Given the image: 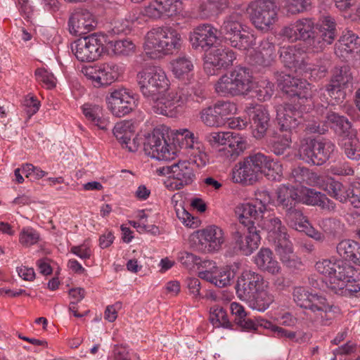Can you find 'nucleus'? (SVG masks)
<instances>
[{"label":"nucleus","instance_id":"nucleus-61","mask_svg":"<svg viewBox=\"0 0 360 360\" xmlns=\"http://www.w3.org/2000/svg\"><path fill=\"white\" fill-rule=\"evenodd\" d=\"M71 252L82 259H89L91 255L90 248L85 243L79 245L72 246Z\"/></svg>","mask_w":360,"mask_h":360},{"label":"nucleus","instance_id":"nucleus-53","mask_svg":"<svg viewBox=\"0 0 360 360\" xmlns=\"http://www.w3.org/2000/svg\"><path fill=\"white\" fill-rule=\"evenodd\" d=\"M35 77L36 79L43 84L47 89H51L56 86V79L53 75L44 68L37 69Z\"/></svg>","mask_w":360,"mask_h":360},{"label":"nucleus","instance_id":"nucleus-21","mask_svg":"<svg viewBox=\"0 0 360 360\" xmlns=\"http://www.w3.org/2000/svg\"><path fill=\"white\" fill-rule=\"evenodd\" d=\"M294 201L319 206L328 211L334 210L335 208V204L325 194L304 186L294 188Z\"/></svg>","mask_w":360,"mask_h":360},{"label":"nucleus","instance_id":"nucleus-49","mask_svg":"<svg viewBox=\"0 0 360 360\" xmlns=\"http://www.w3.org/2000/svg\"><path fill=\"white\" fill-rule=\"evenodd\" d=\"M274 93V84L269 80L259 82L255 90L256 97L260 101L269 100Z\"/></svg>","mask_w":360,"mask_h":360},{"label":"nucleus","instance_id":"nucleus-59","mask_svg":"<svg viewBox=\"0 0 360 360\" xmlns=\"http://www.w3.org/2000/svg\"><path fill=\"white\" fill-rule=\"evenodd\" d=\"M280 49V58L282 63L287 68H290L292 65V49L288 44H282Z\"/></svg>","mask_w":360,"mask_h":360},{"label":"nucleus","instance_id":"nucleus-4","mask_svg":"<svg viewBox=\"0 0 360 360\" xmlns=\"http://www.w3.org/2000/svg\"><path fill=\"white\" fill-rule=\"evenodd\" d=\"M262 214L258 219H252L257 226L268 233V237L274 240L275 250L280 257L281 262L290 267L292 255V243L287 229L282 226L281 220L274 214Z\"/></svg>","mask_w":360,"mask_h":360},{"label":"nucleus","instance_id":"nucleus-43","mask_svg":"<svg viewBox=\"0 0 360 360\" xmlns=\"http://www.w3.org/2000/svg\"><path fill=\"white\" fill-rule=\"evenodd\" d=\"M215 111L219 117L223 125L229 120V117L234 115L237 111L236 105L230 101H218L214 105Z\"/></svg>","mask_w":360,"mask_h":360},{"label":"nucleus","instance_id":"nucleus-33","mask_svg":"<svg viewBox=\"0 0 360 360\" xmlns=\"http://www.w3.org/2000/svg\"><path fill=\"white\" fill-rule=\"evenodd\" d=\"M255 262L262 271L271 274L279 272L278 262L274 258L273 252L269 248H261L255 257Z\"/></svg>","mask_w":360,"mask_h":360},{"label":"nucleus","instance_id":"nucleus-46","mask_svg":"<svg viewBox=\"0 0 360 360\" xmlns=\"http://www.w3.org/2000/svg\"><path fill=\"white\" fill-rule=\"evenodd\" d=\"M214 107L209 106L202 109L200 112V120L207 127H220L223 126L219 115L214 112Z\"/></svg>","mask_w":360,"mask_h":360},{"label":"nucleus","instance_id":"nucleus-24","mask_svg":"<svg viewBox=\"0 0 360 360\" xmlns=\"http://www.w3.org/2000/svg\"><path fill=\"white\" fill-rule=\"evenodd\" d=\"M97 21L94 15L85 9H77L69 19V29L72 34L82 35L96 27Z\"/></svg>","mask_w":360,"mask_h":360},{"label":"nucleus","instance_id":"nucleus-30","mask_svg":"<svg viewBox=\"0 0 360 360\" xmlns=\"http://www.w3.org/2000/svg\"><path fill=\"white\" fill-rule=\"evenodd\" d=\"M171 97L172 94L169 92L166 95L164 93L161 96H158V99H151L154 103L153 108L156 113L173 117L182 112L181 108Z\"/></svg>","mask_w":360,"mask_h":360},{"label":"nucleus","instance_id":"nucleus-29","mask_svg":"<svg viewBox=\"0 0 360 360\" xmlns=\"http://www.w3.org/2000/svg\"><path fill=\"white\" fill-rule=\"evenodd\" d=\"M316 185L328 191L329 195L337 200L341 202L347 201L350 188H347L334 179L328 176L319 177Z\"/></svg>","mask_w":360,"mask_h":360},{"label":"nucleus","instance_id":"nucleus-3","mask_svg":"<svg viewBox=\"0 0 360 360\" xmlns=\"http://www.w3.org/2000/svg\"><path fill=\"white\" fill-rule=\"evenodd\" d=\"M258 173L269 180L278 181L282 176V166L274 159H244L233 170V180L246 184L255 180Z\"/></svg>","mask_w":360,"mask_h":360},{"label":"nucleus","instance_id":"nucleus-13","mask_svg":"<svg viewBox=\"0 0 360 360\" xmlns=\"http://www.w3.org/2000/svg\"><path fill=\"white\" fill-rule=\"evenodd\" d=\"M294 302L297 307L305 309L304 313L308 316L314 313L323 318V313L326 316L327 312L331 311L325 297L309 293L302 287L294 289Z\"/></svg>","mask_w":360,"mask_h":360},{"label":"nucleus","instance_id":"nucleus-28","mask_svg":"<svg viewBox=\"0 0 360 360\" xmlns=\"http://www.w3.org/2000/svg\"><path fill=\"white\" fill-rule=\"evenodd\" d=\"M247 113L252 122V134L259 139L265 134L268 127L269 116L267 110L262 105H250L247 107Z\"/></svg>","mask_w":360,"mask_h":360},{"label":"nucleus","instance_id":"nucleus-32","mask_svg":"<svg viewBox=\"0 0 360 360\" xmlns=\"http://www.w3.org/2000/svg\"><path fill=\"white\" fill-rule=\"evenodd\" d=\"M83 113L85 117L101 130L106 131L110 126L108 118L103 114L101 106L96 104L86 103L82 106Z\"/></svg>","mask_w":360,"mask_h":360},{"label":"nucleus","instance_id":"nucleus-9","mask_svg":"<svg viewBox=\"0 0 360 360\" xmlns=\"http://www.w3.org/2000/svg\"><path fill=\"white\" fill-rule=\"evenodd\" d=\"M220 34L230 45L240 50H246L251 47L250 35L244 30L242 15L238 13H232L227 15L220 27Z\"/></svg>","mask_w":360,"mask_h":360},{"label":"nucleus","instance_id":"nucleus-27","mask_svg":"<svg viewBox=\"0 0 360 360\" xmlns=\"http://www.w3.org/2000/svg\"><path fill=\"white\" fill-rule=\"evenodd\" d=\"M336 266L335 270L328 277V287L335 293H339L340 290L347 286V282L351 281L353 276V267L340 259Z\"/></svg>","mask_w":360,"mask_h":360},{"label":"nucleus","instance_id":"nucleus-58","mask_svg":"<svg viewBox=\"0 0 360 360\" xmlns=\"http://www.w3.org/2000/svg\"><path fill=\"white\" fill-rule=\"evenodd\" d=\"M327 91L331 98L330 103L333 105L342 102L346 96V90L333 86L331 84L328 85Z\"/></svg>","mask_w":360,"mask_h":360},{"label":"nucleus","instance_id":"nucleus-55","mask_svg":"<svg viewBox=\"0 0 360 360\" xmlns=\"http://www.w3.org/2000/svg\"><path fill=\"white\" fill-rule=\"evenodd\" d=\"M309 84L306 80L294 79V98L297 96L299 99H307L310 96L309 94Z\"/></svg>","mask_w":360,"mask_h":360},{"label":"nucleus","instance_id":"nucleus-52","mask_svg":"<svg viewBox=\"0 0 360 360\" xmlns=\"http://www.w3.org/2000/svg\"><path fill=\"white\" fill-rule=\"evenodd\" d=\"M278 86L283 95L291 96L292 92V77L290 73L281 72L278 77Z\"/></svg>","mask_w":360,"mask_h":360},{"label":"nucleus","instance_id":"nucleus-17","mask_svg":"<svg viewBox=\"0 0 360 360\" xmlns=\"http://www.w3.org/2000/svg\"><path fill=\"white\" fill-rule=\"evenodd\" d=\"M109 110L116 117H122L131 112L136 106V100L126 89L112 91L106 97Z\"/></svg>","mask_w":360,"mask_h":360},{"label":"nucleus","instance_id":"nucleus-57","mask_svg":"<svg viewBox=\"0 0 360 360\" xmlns=\"http://www.w3.org/2000/svg\"><path fill=\"white\" fill-rule=\"evenodd\" d=\"M39 235L32 229H23L20 236V241L23 245L30 246L38 242Z\"/></svg>","mask_w":360,"mask_h":360},{"label":"nucleus","instance_id":"nucleus-54","mask_svg":"<svg viewBox=\"0 0 360 360\" xmlns=\"http://www.w3.org/2000/svg\"><path fill=\"white\" fill-rule=\"evenodd\" d=\"M137 20L138 18L135 14H129L128 18L116 20L114 26L115 32L117 33H127L131 30L132 25Z\"/></svg>","mask_w":360,"mask_h":360},{"label":"nucleus","instance_id":"nucleus-15","mask_svg":"<svg viewBox=\"0 0 360 360\" xmlns=\"http://www.w3.org/2000/svg\"><path fill=\"white\" fill-rule=\"evenodd\" d=\"M267 286L263 276L256 272L245 271L238 277L236 285V294L240 300L248 302L258 290Z\"/></svg>","mask_w":360,"mask_h":360},{"label":"nucleus","instance_id":"nucleus-1","mask_svg":"<svg viewBox=\"0 0 360 360\" xmlns=\"http://www.w3.org/2000/svg\"><path fill=\"white\" fill-rule=\"evenodd\" d=\"M176 137L171 141L169 129L165 126L155 128L146 136L144 150L150 158L165 157L167 155H182L190 158H202L206 155L204 146L193 141V134L186 129L171 131V136Z\"/></svg>","mask_w":360,"mask_h":360},{"label":"nucleus","instance_id":"nucleus-14","mask_svg":"<svg viewBox=\"0 0 360 360\" xmlns=\"http://www.w3.org/2000/svg\"><path fill=\"white\" fill-rule=\"evenodd\" d=\"M206 139L212 146H225L221 150L226 157L239 156L247 148L243 138L231 131L212 132L206 136Z\"/></svg>","mask_w":360,"mask_h":360},{"label":"nucleus","instance_id":"nucleus-12","mask_svg":"<svg viewBox=\"0 0 360 360\" xmlns=\"http://www.w3.org/2000/svg\"><path fill=\"white\" fill-rule=\"evenodd\" d=\"M105 37L98 34H91L75 41L72 50L76 58L82 62L97 60L104 49Z\"/></svg>","mask_w":360,"mask_h":360},{"label":"nucleus","instance_id":"nucleus-22","mask_svg":"<svg viewBox=\"0 0 360 360\" xmlns=\"http://www.w3.org/2000/svg\"><path fill=\"white\" fill-rule=\"evenodd\" d=\"M235 59V53L232 50L214 49L206 56L204 68L208 75H216L218 70L232 65Z\"/></svg>","mask_w":360,"mask_h":360},{"label":"nucleus","instance_id":"nucleus-37","mask_svg":"<svg viewBox=\"0 0 360 360\" xmlns=\"http://www.w3.org/2000/svg\"><path fill=\"white\" fill-rule=\"evenodd\" d=\"M227 6V0H201L199 13L202 18H207L217 15Z\"/></svg>","mask_w":360,"mask_h":360},{"label":"nucleus","instance_id":"nucleus-63","mask_svg":"<svg viewBox=\"0 0 360 360\" xmlns=\"http://www.w3.org/2000/svg\"><path fill=\"white\" fill-rule=\"evenodd\" d=\"M122 308V303L117 302L112 305H109L105 311V319L110 322H113L117 317V311Z\"/></svg>","mask_w":360,"mask_h":360},{"label":"nucleus","instance_id":"nucleus-38","mask_svg":"<svg viewBox=\"0 0 360 360\" xmlns=\"http://www.w3.org/2000/svg\"><path fill=\"white\" fill-rule=\"evenodd\" d=\"M277 120L280 129L283 131H291L292 123V104L285 103L277 107Z\"/></svg>","mask_w":360,"mask_h":360},{"label":"nucleus","instance_id":"nucleus-44","mask_svg":"<svg viewBox=\"0 0 360 360\" xmlns=\"http://www.w3.org/2000/svg\"><path fill=\"white\" fill-rule=\"evenodd\" d=\"M257 57L261 58V60L258 61L259 64L264 66L269 65L275 57V46L274 44L267 40L262 41Z\"/></svg>","mask_w":360,"mask_h":360},{"label":"nucleus","instance_id":"nucleus-36","mask_svg":"<svg viewBox=\"0 0 360 360\" xmlns=\"http://www.w3.org/2000/svg\"><path fill=\"white\" fill-rule=\"evenodd\" d=\"M336 252L342 261L354 262L360 256V245L353 240L345 239L338 243Z\"/></svg>","mask_w":360,"mask_h":360},{"label":"nucleus","instance_id":"nucleus-7","mask_svg":"<svg viewBox=\"0 0 360 360\" xmlns=\"http://www.w3.org/2000/svg\"><path fill=\"white\" fill-rule=\"evenodd\" d=\"M252 77L250 69L236 67L229 75H224L215 84V90L221 96L248 94L252 89Z\"/></svg>","mask_w":360,"mask_h":360},{"label":"nucleus","instance_id":"nucleus-45","mask_svg":"<svg viewBox=\"0 0 360 360\" xmlns=\"http://www.w3.org/2000/svg\"><path fill=\"white\" fill-rule=\"evenodd\" d=\"M210 320L215 327L221 326L226 328L231 327V323L228 319L226 311L219 306L211 308Z\"/></svg>","mask_w":360,"mask_h":360},{"label":"nucleus","instance_id":"nucleus-11","mask_svg":"<svg viewBox=\"0 0 360 360\" xmlns=\"http://www.w3.org/2000/svg\"><path fill=\"white\" fill-rule=\"evenodd\" d=\"M327 121L338 134L344 137L342 144L347 158L354 155L355 158H360V153L356 148L358 140L348 120L335 112H330L327 115Z\"/></svg>","mask_w":360,"mask_h":360},{"label":"nucleus","instance_id":"nucleus-50","mask_svg":"<svg viewBox=\"0 0 360 360\" xmlns=\"http://www.w3.org/2000/svg\"><path fill=\"white\" fill-rule=\"evenodd\" d=\"M136 46L129 39H120L115 41L113 51L117 55L129 56L135 52Z\"/></svg>","mask_w":360,"mask_h":360},{"label":"nucleus","instance_id":"nucleus-51","mask_svg":"<svg viewBox=\"0 0 360 360\" xmlns=\"http://www.w3.org/2000/svg\"><path fill=\"white\" fill-rule=\"evenodd\" d=\"M339 259H323L318 261L315 264L316 271L328 278L330 274L335 270V267Z\"/></svg>","mask_w":360,"mask_h":360},{"label":"nucleus","instance_id":"nucleus-18","mask_svg":"<svg viewBox=\"0 0 360 360\" xmlns=\"http://www.w3.org/2000/svg\"><path fill=\"white\" fill-rule=\"evenodd\" d=\"M272 202L270 193L266 190L256 193V200L252 203L243 204L239 208V219L242 223L249 224L252 219H258L262 214H266V205Z\"/></svg>","mask_w":360,"mask_h":360},{"label":"nucleus","instance_id":"nucleus-42","mask_svg":"<svg viewBox=\"0 0 360 360\" xmlns=\"http://www.w3.org/2000/svg\"><path fill=\"white\" fill-rule=\"evenodd\" d=\"M191 60L186 56L179 57L172 62V72L176 77L184 79L193 70Z\"/></svg>","mask_w":360,"mask_h":360},{"label":"nucleus","instance_id":"nucleus-5","mask_svg":"<svg viewBox=\"0 0 360 360\" xmlns=\"http://www.w3.org/2000/svg\"><path fill=\"white\" fill-rule=\"evenodd\" d=\"M181 42V36L176 29L169 26L159 27L147 33L143 49L146 55L155 58L160 53H172L179 49Z\"/></svg>","mask_w":360,"mask_h":360},{"label":"nucleus","instance_id":"nucleus-62","mask_svg":"<svg viewBox=\"0 0 360 360\" xmlns=\"http://www.w3.org/2000/svg\"><path fill=\"white\" fill-rule=\"evenodd\" d=\"M112 353L114 360H131L129 352L122 345H114Z\"/></svg>","mask_w":360,"mask_h":360},{"label":"nucleus","instance_id":"nucleus-23","mask_svg":"<svg viewBox=\"0 0 360 360\" xmlns=\"http://www.w3.org/2000/svg\"><path fill=\"white\" fill-rule=\"evenodd\" d=\"M217 33L218 30L210 24L198 26L190 34L193 48L207 51L216 43Z\"/></svg>","mask_w":360,"mask_h":360},{"label":"nucleus","instance_id":"nucleus-64","mask_svg":"<svg viewBox=\"0 0 360 360\" xmlns=\"http://www.w3.org/2000/svg\"><path fill=\"white\" fill-rule=\"evenodd\" d=\"M231 313L235 316L234 321L236 323H240L244 317L247 316V313L244 307L238 303L233 302L231 304Z\"/></svg>","mask_w":360,"mask_h":360},{"label":"nucleus","instance_id":"nucleus-34","mask_svg":"<svg viewBox=\"0 0 360 360\" xmlns=\"http://www.w3.org/2000/svg\"><path fill=\"white\" fill-rule=\"evenodd\" d=\"M307 146H302V150L306 152L305 155L307 158L317 157L323 155L330 157L335 149V146L330 141H317L310 140L309 143L307 142Z\"/></svg>","mask_w":360,"mask_h":360},{"label":"nucleus","instance_id":"nucleus-8","mask_svg":"<svg viewBox=\"0 0 360 360\" xmlns=\"http://www.w3.org/2000/svg\"><path fill=\"white\" fill-rule=\"evenodd\" d=\"M137 82L143 95L151 99L165 93L168 88V79L165 72L158 67L148 68L137 74Z\"/></svg>","mask_w":360,"mask_h":360},{"label":"nucleus","instance_id":"nucleus-16","mask_svg":"<svg viewBox=\"0 0 360 360\" xmlns=\"http://www.w3.org/2000/svg\"><path fill=\"white\" fill-rule=\"evenodd\" d=\"M82 72L88 79L92 80L94 85L96 87L109 85L119 76L118 66L113 63L83 67Z\"/></svg>","mask_w":360,"mask_h":360},{"label":"nucleus","instance_id":"nucleus-31","mask_svg":"<svg viewBox=\"0 0 360 360\" xmlns=\"http://www.w3.org/2000/svg\"><path fill=\"white\" fill-rule=\"evenodd\" d=\"M195 161L186 159H179L177 162L172 165V172L174 179L180 180L185 185L191 184L194 178L193 165Z\"/></svg>","mask_w":360,"mask_h":360},{"label":"nucleus","instance_id":"nucleus-41","mask_svg":"<svg viewBox=\"0 0 360 360\" xmlns=\"http://www.w3.org/2000/svg\"><path fill=\"white\" fill-rule=\"evenodd\" d=\"M254 295V298L248 302L252 309L259 311H265L274 302V297L265 288L258 290Z\"/></svg>","mask_w":360,"mask_h":360},{"label":"nucleus","instance_id":"nucleus-60","mask_svg":"<svg viewBox=\"0 0 360 360\" xmlns=\"http://www.w3.org/2000/svg\"><path fill=\"white\" fill-rule=\"evenodd\" d=\"M24 105L30 119L39 110L40 103L34 96H28L24 101Z\"/></svg>","mask_w":360,"mask_h":360},{"label":"nucleus","instance_id":"nucleus-56","mask_svg":"<svg viewBox=\"0 0 360 360\" xmlns=\"http://www.w3.org/2000/svg\"><path fill=\"white\" fill-rule=\"evenodd\" d=\"M179 260L183 266L188 269H193L195 265L200 264L202 266L203 262L200 257L188 252H181Z\"/></svg>","mask_w":360,"mask_h":360},{"label":"nucleus","instance_id":"nucleus-48","mask_svg":"<svg viewBox=\"0 0 360 360\" xmlns=\"http://www.w3.org/2000/svg\"><path fill=\"white\" fill-rule=\"evenodd\" d=\"M172 98L174 99L178 106L183 112L184 106L186 105L192 98V94L188 87L184 86L170 91Z\"/></svg>","mask_w":360,"mask_h":360},{"label":"nucleus","instance_id":"nucleus-25","mask_svg":"<svg viewBox=\"0 0 360 360\" xmlns=\"http://www.w3.org/2000/svg\"><path fill=\"white\" fill-rule=\"evenodd\" d=\"M199 243L209 252L219 251L225 242L224 232L217 226H209L197 232Z\"/></svg>","mask_w":360,"mask_h":360},{"label":"nucleus","instance_id":"nucleus-20","mask_svg":"<svg viewBox=\"0 0 360 360\" xmlns=\"http://www.w3.org/2000/svg\"><path fill=\"white\" fill-rule=\"evenodd\" d=\"M181 11V0H152L143 8V14L153 19L174 16Z\"/></svg>","mask_w":360,"mask_h":360},{"label":"nucleus","instance_id":"nucleus-2","mask_svg":"<svg viewBox=\"0 0 360 360\" xmlns=\"http://www.w3.org/2000/svg\"><path fill=\"white\" fill-rule=\"evenodd\" d=\"M335 37V23L331 17L323 18L316 27L309 19L297 20L294 29V39L307 41L313 51L319 52L331 44Z\"/></svg>","mask_w":360,"mask_h":360},{"label":"nucleus","instance_id":"nucleus-39","mask_svg":"<svg viewBox=\"0 0 360 360\" xmlns=\"http://www.w3.org/2000/svg\"><path fill=\"white\" fill-rule=\"evenodd\" d=\"M113 134L117 140L121 143H126L134 135V125L131 120H124L115 124L113 128Z\"/></svg>","mask_w":360,"mask_h":360},{"label":"nucleus","instance_id":"nucleus-10","mask_svg":"<svg viewBox=\"0 0 360 360\" xmlns=\"http://www.w3.org/2000/svg\"><path fill=\"white\" fill-rule=\"evenodd\" d=\"M247 12L255 27L262 31L269 30L276 20V6L268 0L252 1Z\"/></svg>","mask_w":360,"mask_h":360},{"label":"nucleus","instance_id":"nucleus-47","mask_svg":"<svg viewBox=\"0 0 360 360\" xmlns=\"http://www.w3.org/2000/svg\"><path fill=\"white\" fill-rule=\"evenodd\" d=\"M352 77L349 71L347 69L340 70L334 75L330 81L333 86H337L340 89L346 90L352 85Z\"/></svg>","mask_w":360,"mask_h":360},{"label":"nucleus","instance_id":"nucleus-19","mask_svg":"<svg viewBox=\"0 0 360 360\" xmlns=\"http://www.w3.org/2000/svg\"><path fill=\"white\" fill-rule=\"evenodd\" d=\"M202 268L205 270L198 272L199 278L219 288L230 285L235 276V273L228 267L219 268L210 260L203 261Z\"/></svg>","mask_w":360,"mask_h":360},{"label":"nucleus","instance_id":"nucleus-40","mask_svg":"<svg viewBox=\"0 0 360 360\" xmlns=\"http://www.w3.org/2000/svg\"><path fill=\"white\" fill-rule=\"evenodd\" d=\"M277 201L278 206L285 210L288 214H291L292 202V187L289 185L283 184L277 191Z\"/></svg>","mask_w":360,"mask_h":360},{"label":"nucleus","instance_id":"nucleus-6","mask_svg":"<svg viewBox=\"0 0 360 360\" xmlns=\"http://www.w3.org/2000/svg\"><path fill=\"white\" fill-rule=\"evenodd\" d=\"M254 224L252 219L249 224L242 223L239 219L238 224L231 225L233 243L227 247L226 257H232L240 253L246 256L250 255L258 248L261 238Z\"/></svg>","mask_w":360,"mask_h":360},{"label":"nucleus","instance_id":"nucleus-26","mask_svg":"<svg viewBox=\"0 0 360 360\" xmlns=\"http://www.w3.org/2000/svg\"><path fill=\"white\" fill-rule=\"evenodd\" d=\"M335 53L342 60L349 59L353 53L360 56V38L350 30L344 32L336 44Z\"/></svg>","mask_w":360,"mask_h":360},{"label":"nucleus","instance_id":"nucleus-35","mask_svg":"<svg viewBox=\"0 0 360 360\" xmlns=\"http://www.w3.org/2000/svg\"><path fill=\"white\" fill-rule=\"evenodd\" d=\"M294 229L318 241H322L324 238L323 235L311 225L302 211L297 209H294Z\"/></svg>","mask_w":360,"mask_h":360}]
</instances>
